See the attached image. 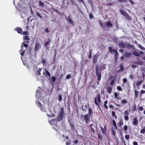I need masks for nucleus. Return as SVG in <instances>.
Returning a JSON list of instances; mask_svg holds the SVG:
<instances>
[{
  "label": "nucleus",
  "instance_id": "nucleus-1",
  "mask_svg": "<svg viewBox=\"0 0 145 145\" xmlns=\"http://www.w3.org/2000/svg\"><path fill=\"white\" fill-rule=\"evenodd\" d=\"M64 108L62 107L60 109V111L59 113L57 118V121H61L63 118L64 114Z\"/></svg>",
  "mask_w": 145,
  "mask_h": 145
},
{
  "label": "nucleus",
  "instance_id": "nucleus-2",
  "mask_svg": "<svg viewBox=\"0 0 145 145\" xmlns=\"http://www.w3.org/2000/svg\"><path fill=\"white\" fill-rule=\"evenodd\" d=\"M119 11L121 14L124 16L127 19L129 20H131V18L125 11L121 9H120Z\"/></svg>",
  "mask_w": 145,
  "mask_h": 145
},
{
  "label": "nucleus",
  "instance_id": "nucleus-3",
  "mask_svg": "<svg viewBox=\"0 0 145 145\" xmlns=\"http://www.w3.org/2000/svg\"><path fill=\"white\" fill-rule=\"evenodd\" d=\"M90 116L87 114L84 116H82V118L85 121L86 123H89V121H90Z\"/></svg>",
  "mask_w": 145,
  "mask_h": 145
},
{
  "label": "nucleus",
  "instance_id": "nucleus-4",
  "mask_svg": "<svg viewBox=\"0 0 145 145\" xmlns=\"http://www.w3.org/2000/svg\"><path fill=\"white\" fill-rule=\"evenodd\" d=\"M95 70L96 71V76H97V79L99 80H100L101 78V71H99L98 67L97 65L95 67Z\"/></svg>",
  "mask_w": 145,
  "mask_h": 145
},
{
  "label": "nucleus",
  "instance_id": "nucleus-5",
  "mask_svg": "<svg viewBox=\"0 0 145 145\" xmlns=\"http://www.w3.org/2000/svg\"><path fill=\"white\" fill-rule=\"evenodd\" d=\"M101 102L100 95L99 94H98L97 97L95 98L94 100V102L95 104L99 106V104Z\"/></svg>",
  "mask_w": 145,
  "mask_h": 145
},
{
  "label": "nucleus",
  "instance_id": "nucleus-6",
  "mask_svg": "<svg viewBox=\"0 0 145 145\" xmlns=\"http://www.w3.org/2000/svg\"><path fill=\"white\" fill-rule=\"evenodd\" d=\"M23 46L25 47L27 49L28 47V45L27 44H24V42H23L22 43V45L21 46V49L20 51V53L21 54V55H22V56L24 55V53L25 52V50H22V48H23Z\"/></svg>",
  "mask_w": 145,
  "mask_h": 145
},
{
  "label": "nucleus",
  "instance_id": "nucleus-7",
  "mask_svg": "<svg viewBox=\"0 0 145 145\" xmlns=\"http://www.w3.org/2000/svg\"><path fill=\"white\" fill-rule=\"evenodd\" d=\"M132 54L133 55L138 57L140 56V54L141 55H143L144 54L143 52L141 51H140L139 53H138L136 51H134L132 52Z\"/></svg>",
  "mask_w": 145,
  "mask_h": 145
},
{
  "label": "nucleus",
  "instance_id": "nucleus-8",
  "mask_svg": "<svg viewBox=\"0 0 145 145\" xmlns=\"http://www.w3.org/2000/svg\"><path fill=\"white\" fill-rule=\"evenodd\" d=\"M132 56L131 52H125L123 55V57L125 58L130 57Z\"/></svg>",
  "mask_w": 145,
  "mask_h": 145
},
{
  "label": "nucleus",
  "instance_id": "nucleus-9",
  "mask_svg": "<svg viewBox=\"0 0 145 145\" xmlns=\"http://www.w3.org/2000/svg\"><path fill=\"white\" fill-rule=\"evenodd\" d=\"M98 55L96 54L93 56V63H97L98 61Z\"/></svg>",
  "mask_w": 145,
  "mask_h": 145
},
{
  "label": "nucleus",
  "instance_id": "nucleus-10",
  "mask_svg": "<svg viewBox=\"0 0 145 145\" xmlns=\"http://www.w3.org/2000/svg\"><path fill=\"white\" fill-rule=\"evenodd\" d=\"M106 25H105V27L106 26L108 28L110 27H112L113 26L112 24L111 23V22L110 21H107L106 23Z\"/></svg>",
  "mask_w": 145,
  "mask_h": 145
},
{
  "label": "nucleus",
  "instance_id": "nucleus-11",
  "mask_svg": "<svg viewBox=\"0 0 145 145\" xmlns=\"http://www.w3.org/2000/svg\"><path fill=\"white\" fill-rule=\"evenodd\" d=\"M50 39L49 38H48V40H47V41L45 42L44 45V48H46V50H47L48 48V47H47V46L48 45L49 46L50 42Z\"/></svg>",
  "mask_w": 145,
  "mask_h": 145
},
{
  "label": "nucleus",
  "instance_id": "nucleus-12",
  "mask_svg": "<svg viewBox=\"0 0 145 145\" xmlns=\"http://www.w3.org/2000/svg\"><path fill=\"white\" fill-rule=\"evenodd\" d=\"M118 46L120 48H125L126 47L125 44L123 42L120 41L118 44Z\"/></svg>",
  "mask_w": 145,
  "mask_h": 145
},
{
  "label": "nucleus",
  "instance_id": "nucleus-13",
  "mask_svg": "<svg viewBox=\"0 0 145 145\" xmlns=\"http://www.w3.org/2000/svg\"><path fill=\"white\" fill-rule=\"evenodd\" d=\"M133 124L134 126H137L138 123V121L136 118H134L133 119Z\"/></svg>",
  "mask_w": 145,
  "mask_h": 145
},
{
  "label": "nucleus",
  "instance_id": "nucleus-14",
  "mask_svg": "<svg viewBox=\"0 0 145 145\" xmlns=\"http://www.w3.org/2000/svg\"><path fill=\"white\" fill-rule=\"evenodd\" d=\"M40 47L39 43H36L34 49V50L35 52L37 50L39 49Z\"/></svg>",
  "mask_w": 145,
  "mask_h": 145
},
{
  "label": "nucleus",
  "instance_id": "nucleus-15",
  "mask_svg": "<svg viewBox=\"0 0 145 145\" xmlns=\"http://www.w3.org/2000/svg\"><path fill=\"white\" fill-rule=\"evenodd\" d=\"M42 70V68H40L37 69L36 75L37 76H39L41 74V72Z\"/></svg>",
  "mask_w": 145,
  "mask_h": 145
},
{
  "label": "nucleus",
  "instance_id": "nucleus-16",
  "mask_svg": "<svg viewBox=\"0 0 145 145\" xmlns=\"http://www.w3.org/2000/svg\"><path fill=\"white\" fill-rule=\"evenodd\" d=\"M108 50L111 53H112L113 54H115L116 52L117 51V49L115 50V48L114 49L112 50V47H109L108 48Z\"/></svg>",
  "mask_w": 145,
  "mask_h": 145
},
{
  "label": "nucleus",
  "instance_id": "nucleus-17",
  "mask_svg": "<svg viewBox=\"0 0 145 145\" xmlns=\"http://www.w3.org/2000/svg\"><path fill=\"white\" fill-rule=\"evenodd\" d=\"M126 47L127 49H130L132 48L133 49H135V47L134 45H130L129 44H126Z\"/></svg>",
  "mask_w": 145,
  "mask_h": 145
},
{
  "label": "nucleus",
  "instance_id": "nucleus-18",
  "mask_svg": "<svg viewBox=\"0 0 145 145\" xmlns=\"http://www.w3.org/2000/svg\"><path fill=\"white\" fill-rule=\"evenodd\" d=\"M67 21L71 24L73 25L74 24V22L71 18L70 16L69 15L68 17Z\"/></svg>",
  "mask_w": 145,
  "mask_h": 145
},
{
  "label": "nucleus",
  "instance_id": "nucleus-19",
  "mask_svg": "<svg viewBox=\"0 0 145 145\" xmlns=\"http://www.w3.org/2000/svg\"><path fill=\"white\" fill-rule=\"evenodd\" d=\"M101 132L102 133L105 134L106 133V126L105 125L104 128H103L102 127H100Z\"/></svg>",
  "mask_w": 145,
  "mask_h": 145
},
{
  "label": "nucleus",
  "instance_id": "nucleus-20",
  "mask_svg": "<svg viewBox=\"0 0 145 145\" xmlns=\"http://www.w3.org/2000/svg\"><path fill=\"white\" fill-rule=\"evenodd\" d=\"M15 30L19 34H22V30L20 27H16Z\"/></svg>",
  "mask_w": 145,
  "mask_h": 145
},
{
  "label": "nucleus",
  "instance_id": "nucleus-21",
  "mask_svg": "<svg viewBox=\"0 0 145 145\" xmlns=\"http://www.w3.org/2000/svg\"><path fill=\"white\" fill-rule=\"evenodd\" d=\"M69 123V125L71 127V130L72 131L74 129V125L71 122L70 120H68Z\"/></svg>",
  "mask_w": 145,
  "mask_h": 145
},
{
  "label": "nucleus",
  "instance_id": "nucleus-22",
  "mask_svg": "<svg viewBox=\"0 0 145 145\" xmlns=\"http://www.w3.org/2000/svg\"><path fill=\"white\" fill-rule=\"evenodd\" d=\"M134 63L140 65H143L144 63L140 61H135L134 62Z\"/></svg>",
  "mask_w": 145,
  "mask_h": 145
},
{
  "label": "nucleus",
  "instance_id": "nucleus-23",
  "mask_svg": "<svg viewBox=\"0 0 145 145\" xmlns=\"http://www.w3.org/2000/svg\"><path fill=\"white\" fill-rule=\"evenodd\" d=\"M120 69L118 71V72H122L124 69V67H123V65L122 64H120Z\"/></svg>",
  "mask_w": 145,
  "mask_h": 145
},
{
  "label": "nucleus",
  "instance_id": "nucleus-24",
  "mask_svg": "<svg viewBox=\"0 0 145 145\" xmlns=\"http://www.w3.org/2000/svg\"><path fill=\"white\" fill-rule=\"evenodd\" d=\"M118 124V125H119L120 126H121L122 125H123V119L122 118L120 119Z\"/></svg>",
  "mask_w": 145,
  "mask_h": 145
},
{
  "label": "nucleus",
  "instance_id": "nucleus-25",
  "mask_svg": "<svg viewBox=\"0 0 145 145\" xmlns=\"http://www.w3.org/2000/svg\"><path fill=\"white\" fill-rule=\"evenodd\" d=\"M116 79V76H114V78L110 81V85L112 86H113L115 81Z\"/></svg>",
  "mask_w": 145,
  "mask_h": 145
},
{
  "label": "nucleus",
  "instance_id": "nucleus-26",
  "mask_svg": "<svg viewBox=\"0 0 145 145\" xmlns=\"http://www.w3.org/2000/svg\"><path fill=\"white\" fill-rule=\"evenodd\" d=\"M112 122L113 125L115 129H116V130L117 129L118 127H117V125H116V122L115 120H112Z\"/></svg>",
  "mask_w": 145,
  "mask_h": 145
},
{
  "label": "nucleus",
  "instance_id": "nucleus-27",
  "mask_svg": "<svg viewBox=\"0 0 145 145\" xmlns=\"http://www.w3.org/2000/svg\"><path fill=\"white\" fill-rule=\"evenodd\" d=\"M112 88L110 86H109L107 87V92L109 93H111L112 91Z\"/></svg>",
  "mask_w": 145,
  "mask_h": 145
},
{
  "label": "nucleus",
  "instance_id": "nucleus-28",
  "mask_svg": "<svg viewBox=\"0 0 145 145\" xmlns=\"http://www.w3.org/2000/svg\"><path fill=\"white\" fill-rule=\"evenodd\" d=\"M114 97L115 99L118 100L120 99V98L118 97V95L117 93H115L114 94Z\"/></svg>",
  "mask_w": 145,
  "mask_h": 145
},
{
  "label": "nucleus",
  "instance_id": "nucleus-29",
  "mask_svg": "<svg viewBox=\"0 0 145 145\" xmlns=\"http://www.w3.org/2000/svg\"><path fill=\"white\" fill-rule=\"evenodd\" d=\"M44 70L45 71V72L46 73V74L47 76L50 77V73L49 72V71L46 69H44Z\"/></svg>",
  "mask_w": 145,
  "mask_h": 145
},
{
  "label": "nucleus",
  "instance_id": "nucleus-30",
  "mask_svg": "<svg viewBox=\"0 0 145 145\" xmlns=\"http://www.w3.org/2000/svg\"><path fill=\"white\" fill-rule=\"evenodd\" d=\"M92 112L93 111L92 109L90 108H88V114L91 116Z\"/></svg>",
  "mask_w": 145,
  "mask_h": 145
},
{
  "label": "nucleus",
  "instance_id": "nucleus-31",
  "mask_svg": "<svg viewBox=\"0 0 145 145\" xmlns=\"http://www.w3.org/2000/svg\"><path fill=\"white\" fill-rule=\"evenodd\" d=\"M121 102L122 104L123 105H125L128 103L127 100L125 99L122 100L121 101Z\"/></svg>",
  "mask_w": 145,
  "mask_h": 145
},
{
  "label": "nucleus",
  "instance_id": "nucleus-32",
  "mask_svg": "<svg viewBox=\"0 0 145 145\" xmlns=\"http://www.w3.org/2000/svg\"><path fill=\"white\" fill-rule=\"evenodd\" d=\"M142 81L141 80L140 81H138L136 82V86H138L142 84Z\"/></svg>",
  "mask_w": 145,
  "mask_h": 145
},
{
  "label": "nucleus",
  "instance_id": "nucleus-33",
  "mask_svg": "<svg viewBox=\"0 0 145 145\" xmlns=\"http://www.w3.org/2000/svg\"><path fill=\"white\" fill-rule=\"evenodd\" d=\"M112 132L113 135L115 137L116 134V131L114 129L113 127L112 129Z\"/></svg>",
  "mask_w": 145,
  "mask_h": 145
},
{
  "label": "nucleus",
  "instance_id": "nucleus-34",
  "mask_svg": "<svg viewBox=\"0 0 145 145\" xmlns=\"http://www.w3.org/2000/svg\"><path fill=\"white\" fill-rule=\"evenodd\" d=\"M39 5L40 6L42 7H44V3L41 1H39Z\"/></svg>",
  "mask_w": 145,
  "mask_h": 145
},
{
  "label": "nucleus",
  "instance_id": "nucleus-35",
  "mask_svg": "<svg viewBox=\"0 0 145 145\" xmlns=\"http://www.w3.org/2000/svg\"><path fill=\"white\" fill-rule=\"evenodd\" d=\"M137 46L138 48H140L141 49L144 50H145V48L144 47L142 46L140 44H137Z\"/></svg>",
  "mask_w": 145,
  "mask_h": 145
},
{
  "label": "nucleus",
  "instance_id": "nucleus-36",
  "mask_svg": "<svg viewBox=\"0 0 145 145\" xmlns=\"http://www.w3.org/2000/svg\"><path fill=\"white\" fill-rule=\"evenodd\" d=\"M98 22L99 23L100 25L102 27H104L103 23H102V20L101 19H99L98 20Z\"/></svg>",
  "mask_w": 145,
  "mask_h": 145
},
{
  "label": "nucleus",
  "instance_id": "nucleus-37",
  "mask_svg": "<svg viewBox=\"0 0 145 145\" xmlns=\"http://www.w3.org/2000/svg\"><path fill=\"white\" fill-rule=\"evenodd\" d=\"M36 103L38 107H40L42 106L40 102L39 101H36Z\"/></svg>",
  "mask_w": 145,
  "mask_h": 145
},
{
  "label": "nucleus",
  "instance_id": "nucleus-38",
  "mask_svg": "<svg viewBox=\"0 0 145 145\" xmlns=\"http://www.w3.org/2000/svg\"><path fill=\"white\" fill-rule=\"evenodd\" d=\"M24 40H30L29 37L27 35H26L24 37Z\"/></svg>",
  "mask_w": 145,
  "mask_h": 145
},
{
  "label": "nucleus",
  "instance_id": "nucleus-39",
  "mask_svg": "<svg viewBox=\"0 0 145 145\" xmlns=\"http://www.w3.org/2000/svg\"><path fill=\"white\" fill-rule=\"evenodd\" d=\"M24 35H29L28 32L27 31H24L22 33Z\"/></svg>",
  "mask_w": 145,
  "mask_h": 145
},
{
  "label": "nucleus",
  "instance_id": "nucleus-40",
  "mask_svg": "<svg viewBox=\"0 0 145 145\" xmlns=\"http://www.w3.org/2000/svg\"><path fill=\"white\" fill-rule=\"evenodd\" d=\"M98 139H99L100 141H102V136L101 135H100L99 134H98Z\"/></svg>",
  "mask_w": 145,
  "mask_h": 145
},
{
  "label": "nucleus",
  "instance_id": "nucleus-41",
  "mask_svg": "<svg viewBox=\"0 0 145 145\" xmlns=\"http://www.w3.org/2000/svg\"><path fill=\"white\" fill-rule=\"evenodd\" d=\"M52 82H54L56 80V78L55 76H52Z\"/></svg>",
  "mask_w": 145,
  "mask_h": 145
},
{
  "label": "nucleus",
  "instance_id": "nucleus-42",
  "mask_svg": "<svg viewBox=\"0 0 145 145\" xmlns=\"http://www.w3.org/2000/svg\"><path fill=\"white\" fill-rule=\"evenodd\" d=\"M57 121V120L56 119H53L51 120L50 121V123L51 124L52 122H55Z\"/></svg>",
  "mask_w": 145,
  "mask_h": 145
},
{
  "label": "nucleus",
  "instance_id": "nucleus-43",
  "mask_svg": "<svg viewBox=\"0 0 145 145\" xmlns=\"http://www.w3.org/2000/svg\"><path fill=\"white\" fill-rule=\"evenodd\" d=\"M136 109V106L135 103H134L133 105V110L134 111L136 110H137Z\"/></svg>",
  "mask_w": 145,
  "mask_h": 145
},
{
  "label": "nucleus",
  "instance_id": "nucleus-44",
  "mask_svg": "<svg viewBox=\"0 0 145 145\" xmlns=\"http://www.w3.org/2000/svg\"><path fill=\"white\" fill-rule=\"evenodd\" d=\"M123 129L124 130L125 132H127V130L128 129V127L127 125H125L123 127Z\"/></svg>",
  "mask_w": 145,
  "mask_h": 145
},
{
  "label": "nucleus",
  "instance_id": "nucleus-45",
  "mask_svg": "<svg viewBox=\"0 0 145 145\" xmlns=\"http://www.w3.org/2000/svg\"><path fill=\"white\" fill-rule=\"evenodd\" d=\"M115 54V55H114L115 58L116 59H117V57L118 56V51L116 52V53H115V54Z\"/></svg>",
  "mask_w": 145,
  "mask_h": 145
},
{
  "label": "nucleus",
  "instance_id": "nucleus-46",
  "mask_svg": "<svg viewBox=\"0 0 145 145\" xmlns=\"http://www.w3.org/2000/svg\"><path fill=\"white\" fill-rule=\"evenodd\" d=\"M62 99V97L61 94H59L58 96V100L59 102H61Z\"/></svg>",
  "mask_w": 145,
  "mask_h": 145
},
{
  "label": "nucleus",
  "instance_id": "nucleus-47",
  "mask_svg": "<svg viewBox=\"0 0 145 145\" xmlns=\"http://www.w3.org/2000/svg\"><path fill=\"white\" fill-rule=\"evenodd\" d=\"M40 108V110L42 111H45V109L44 106H42V105L39 107Z\"/></svg>",
  "mask_w": 145,
  "mask_h": 145
},
{
  "label": "nucleus",
  "instance_id": "nucleus-48",
  "mask_svg": "<svg viewBox=\"0 0 145 145\" xmlns=\"http://www.w3.org/2000/svg\"><path fill=\"white\" fill-rule=\"evenodd\" d=\"M138 91H135V97H138Z\"/></svg>",
  "mask_w": 145,
  "mask_h": 145
},
{
  "label": "nucleus",
  "instance_id": "nucleus-49",
  "mask_svg": "<svg viewBox=\"0 0 145 145\" xmlns=\"http://www.w3.org/2000/svg\"><path fill=\"white\" fill-rule=\"evenodd\" d=\"M124 114L125 115L129 116V112L127 110H125L124 112Z\"/></svg>",
  "mask_w": 145,
  "mask_h": 145
},
{
  "label": "nucleus",
  "instance_id": "nucleus-50",
  "mask_svg": "<svg viewBox=\"0 0 145 145\" xmlns=\"http://www.w3.org/2000/svg\"><path fill=\"white\" fill-rule=\"evenodd\" d=\"M89 55L88 56V57L90 59L91 58V51L90 50H89Z\"/></svg>",
  "mask_w": 145,
  "mask_h": 145
},
{
  "label": "nucleus",
  "instance_id": "nucleus-51",
  "mask_svg": "<svg viewBox=\"0 0 145 145\" xmlns=\"http://www.w3.org/2000/svg\"><path fill=\"white\" fill-rule=\"evenodd\" d=\"M140 133H145V129L144 128L142 129H141L140 130Z\"/></svg>",
  "mask_w": 145,
  "mask_h": 145
},
{
  "label": "nucleus",
  "instance_id": "nucleus-52",
  "mask_svg": "<svg viewBox=\"0 0 145 145\" xmlns=\"http://www.w3.org/2000/svg\"><path fill=\"white\" fill-rule=\"evenodd\" d=\"M124 119L125 120L127 121L129 119L128 116L125 115L124 117Z\"/></svg>",
  "mask_w": 145,
  "mask_h": 145
},
{
  "label": "nucleus",
  "instance_id": "nucleus-53",
  "mask_svg": "<svg viewBox=\"0 0 145 145\" xmlns=\"http://www.w3.org/2000/svg\"><path fill=\"white\" fill-rule=\"evenodd\" d=\"M79 142V141L77 140H75L73 142V145L76 144L77 145Z\"/></svg>",
  "mask_w": 145,
  "mask_h": 145
},
{
  "label": "nucleus",
  "instance_id": "nucleus-54",
  "mask_svg": "<svg viewBox=\"0 0 145 145\" xmlns=\"http://www.w3.org/2000/svg\"><path fill=\"white\" fill-rule=\"evenodd\" d=\"M41 62L42 63V64L43 65H45L46 62V60L44 59H42V61H41Z\"/></svg>",
  "mask_w": 145,
  "mask_h": 145
},
{
  "label": "nucleus",
  "instance_id": "nucleus-55",
  "mask_svg": "<svg viewBox=\"0 0 145 145\" xmlns=\"http://www.w3.org/2000/svg\"><path fill=\"white\" fill-rule=\"evenodd\" d=\"M41 14H39V13L38 12H37L36 13V16H38L40 18H42V16H41Z\"/></svg>",
  "mask_w": 145,
  "mask_h": 145
},
{
  "label": "nucleus",
  "instance_id": "nucleus-56",
  "mask_svg": "<svg viewBox=\"0 0 145 145\" xmlns=\"http://www.w3.org/2000/svg\"><path fill=\"white\" fill-rule=\"evenodd\" d=\"M89 17L90 19H91L93 18V14H92L90 13L89 14Z\"/></svg>",
  "mask_w": 145,
  "mask_h": 145
},
{
  "label": "nucleus",
  "instance_id": "nucleus-57",
  "mask_svg": "<svg viewBox=\"0 0 145 145\" xmlns=\"http://www.w3.org/2000/svg\"><path fill=\"white\" fill-rule=\"evenodd\" d=\"M117 89L119 91H121L122 89L119 86H118L117 87Z\"/></svg>",
  "mask_w": 145,
  "mask_h": 145
},
{
  "label": "nucleus",
  "instance_id": "nucleus-58",
  "mask_svg": "<svg viewBox=\"0 0 145 145\" xmlns=\"http://www.w3.org/2000/svg\"><path fill=\"white\" fill-rule=\"evenodd\" d=\"M123 83H126V82H127V83H128V82H127V80L126 78H123Z\"/></svg>",
  "mask_w": 145,
  "mask_h": 145
},
{
  "label": "nucleus",
  "instance_id": "nucleus-59",
  "mask_svg": "<svg viewBox=\"0 0 145 145\" xmlns=\"http://www.w3.org/2000/svg\"><path fill=\"white\" fill-rule=\"evenodd\" d=\"M109 107L110 108H113L114 106L113 105L110 104V103H109Z\"/></svg>",
  "mask_w": 145,
  "mask_h": 145
},
{
  "label": "nucleus",
  "instance_id": "nucleus-60",
  "mask_svg": "<svg viewBox=\"0 0 145 145\" xmlns=\"http://www.w3.org/2000/svg\"><path fill=\"white\" fill-rule=\"evenodd\" d=\"M125 137L126 139L128 140L129 138V135H126Z\"/></svg>",
  "mask_w": 145,
  "mask_h": 145
},
{
  "label": "nucleus",
  "instance_id": "nucleus-61",
  "mask_svg": "<svg viewBox=\"0 0 145 145\" xmlns=\"http://www.w3.org/2000/svg\"><path fill=\"white\" fill-rule=\"evenodd\" d=\"M71 77V75L70 74H69L68 75H67L66 76V78L67 79H70Z\"/></svg>",
  "mask_w": 145,
  "mask_h": 145
},
{
  "label": "nucleus",
  "instance_id": "nucleus-62",
  "mask_svg": "<svg viewBox=\"0 0 145 145\" xmlns=\"http://www.w3.org/2000/svg\"><path fill=\"white\" fill-rule=\"evenodd\" d=\"M133 77H134L133 76L132 74L130 75L129 76V79H131V80H133Z\"/></svg>",
  "mask_w": 145,
  "mask_h": 145
},
{
  "label": "nucleus",
  "instance_id": "nucleus-63",
  "mask_svg": "<svg viewBox=\"0 0 145 145\" xmlns=\"http://www.w3.org/2000/svg\"><path fill=\"white\" fill-rule=\"evenodd\" d=\"M116 115L115 112L114 111L112 112V115L113 116H115Z\"/></svg>",
  "mask_w": 145,
  "mask_h": 145
},
{
  "label": "nucleus",
  "instance_id": "nucleus-64",
  "mask_svg": "<svg viewBox=\"0 0 145 145\" xmlns=\"http://www.w3.org/2000/svg\"><path fill=\"white\" fill-rule=\"evenodd\" d=\"M133 145H138V144L137 142L134 141L133 142Z\"/></svg>",
  "mask_w": 145,
  "mask_h": 145
}]
</instances>
